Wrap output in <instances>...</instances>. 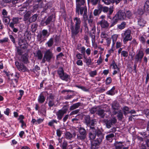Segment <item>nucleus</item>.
<instances>
[{"label": "nucleus", "mask_w": 149, "mask_h": 149, "mask_svg": "<svg viewBox=\"0 0 149 149\" xmlns=\"http://www.w3.org/2000/svg\"><path fill=\"white\" fill-rule=\"evenodd\" d=\"M54 44L53 39L52 38H50L48 42L46 43L48 47H52Z\"/></svg>", "instance_id": "4c0bfd02"}, {"label": "nucleus", "mask_w": 149, "mask_h": 149, "mask_svg": "<svg viewBox=\"0 0 149 149\" xmlns=\"http://www.w3.org/2000/svg\"><path fill=\"white\" fill-rule=\"evenodd\" d=\"M83 18L84 21H86L88 19V16L87 15V10L86 11L83 13Z\"/></svg>", "instance_id": "603ef678"}, {"label": "nucleus", "mask_w": 149, "mask_h": 149, "mask_svg": "<svg viewBox=\"0 0 149 149\" xmlns=\"http://www.w3.org/2000/svg\"><path fill=\"white\" fill-rule=\"evenodd\" d=\"M52 6V5L50 3L47 4L45 6V7L44 8L43 10V11L45 12H47V10L51 8Z\"/></svg>", "instance_id": "ea45409f"}, {"label": "nucleus", "mask_w": 149, "mask_h": 149, "mask_svg": "<svg viewBox=\"0 0 149 149\" xmlns=\"http://www.w3.org/2000/svg\"><path fill=\"white\" fill-rule=\"evenodd\" d=\"M131 31L130 29H128L123 31L121 33V37L123 39V42L124 44H126L129 41H131L132 37L131 35Z\"/></svg>", "instance_id": "20e7f679"}, {"label": "nucleus", "mask_w": 149, "mask_h": 149, "mask_svg": "<svg viewBox=\"0 0 149 149\" xmlns=\"http://www.w3.org/2000/svg\"><path fill=\"white\" fill-rule=\"evenodd\" d=\"M128 52L126 51L123 50L121 52V56L125 58L127 57L128 56Z\"/></svg>", "instance_id": "3c124183"}, {"label": "nucleus", "mask_w": 149, "mask_h": 149, "mask_svg": "<svg viewBox=\"0 0 149 149\" xmlns=\"http://www.w3.org/2000/svg\"><path fill=\"white\" fill-rule=\"evenodd\" d=\"M114 0H102V1L106 5H109L111 3H115Z\"/></svg>", "instance_id": "c03bdc74"}, {"label": "nucleus", "mask_w": 149, "mask_h": 149, "mask_svg": "<svg viewBox=\"0 0 149 149\" xmlns=\"http://www.w3.org/2000/svg\"><path fill=\"white\" fill-rule=\"evenodd\" d=\"M81 105V103L80 102H77L76 103L73 104L71 106L70 108V110H73L75 109L78 108Z\"/></svg>", "instance_id": "b1692460"}, {"label": "nucleus", "mask_w": 149, "mask_h": 149, "mask_svg": "<svg viewBox=\"0 0 149 149\" xmlns=\"http://www.w3.org/2000/svg\"><path fill=\"white\" fill-rule=\"evenodd\" d=\"M126 23L125 22H123L120 24L118 25L117 27L119 29L122 30L124 29L126 27Z\"/></svg>", "instance_id": "72a5a7b5"}, {"label": "nucleus", "mask_w": 149, "mask_h": 149, "mask_svg": "<svg viewBox=\"0 0 149 149\" xmlns=\"http://www.w3.org/2000/svg\"><path fill=\"white\" fill-rule=\"evenodd\" d=\"M144 8L146 11H149V0H147L145 3Z\"/></svg>", "instance_id": "79ce46f5"}, {"label": "nucleus", "mask_w": 149, "mask_h": 149, "mask_svg": "<svg viewBox=\"0 0 149 149\" xmlns=\"http://www.w3.org/2000/svg\"><path fill=\"white\" fill-rule=\"evenodd\" d=\"M77 130L78 133L77 134V139L78 141H83L86 139L87 132L83 127L80 126L77 127Z\"/></svg>", "instance_id": "7ed1b4c3"}, {"label": "nucleus", "mask_w": 149, "mask_h": 149, "mask_svg": "<svg viewBox=\"0 0 149 149\" xmlns=\"http://www.w3.org/2000/svg\"><path fill=\"white\" fill-rule=\"evenodd\" d=\"M118 37V35L116 34H113L111 37V38L112 41V47H113L116 42Z\"/></svg>", "instance_id": "393cba45"}, {"label": "nucleus", "mask_w": 149, "mask_h": 149, "mask_svg": "<svg viewBox=\"0 0 149 149\" xmlns=\"http://www.w3.org/2000/svg\"><path fill=\"white\" fill-rule=\"evenodd\" d=\"M95 29L96 28L95 26H93L92 28L91 31H90V34L91 37L92 38V42L93 43L95 42Z\"/></svg>", "instance_id": "f8f14e48"}, {"label": "nucleus", "mask_w": 149, "mask_h": 149, "mask_svg": "<svg viewBox=\"0 0 149 149\" xmlns=\"http://www.w3.org/2000/svg\"><path fill=\"white\" fill-rule=\"evenodd\" d=\"M97 132V138L92 144L91 149H98L100 144L101 143L102 139L104 138V134L100 129H98Z\"/></svg>", "instance_id": "f03ea898"}, {"label": "nucleus", "mask_w": 149, "mask_h": 149, "mask_svg": "<svg viewBox=\"0 0 149 149\" xmlns=\"http://www.w3.org/2000/svg\"><path fill=\"white\" fill-rule=\"evenodd\" d=\"M146 11L145 9L139 8L137 12L140 15H142L143 14L145 11Z\"/></svg>", "instance_id": "4d7b16f0"}, {"label": "nucleus", "mask_w": 149, "mask_h": 149, "mask_svg": "<svg viewBox=\"0 0 149 149\" xmlns=\"http://www.w3.org/2000/svg\"><path fill=\"white\" fill-rule=\"evenodd\" d=\"M38 102L42 103H43L45 100V97L44 96L42 93H41L38 97Z\"/></svg>", "instance_id": "412c9836"}, {"label": "nucleus", "mask_w": 149, "mask_h": 149, "mask_svg": "<svg viewBox=\"0 0 149 149\" xmlns=\"http://www.w3.org/2000/svg\"><path fill=\"white\" fill-rule=\"evenodd\" d=\"M74 22H71L70 26L72 37H74L82 29H81V21L80 18L76 17L73 18Z\"/></svg>", "instance_id": "f257e3e1"}, {"label": "nucleus", "mask_w": 149, "mask_h": 149, "mask_svg": "<svg viewBox=\"0 0 149 149\" xmlns=\"http://www.w3.org/2000/svg\"><path fill=\"white\" fill-rule=\"evenodd\" d=\"M21 60L24 64H27L29 62L28 59V54L26 53L24 54L21 56Z\"/></svg>", "instance_id": "4468645a"}, {"label": "nucleus", "mask_w": 149, "mask_h": 149, "mask_svg": "<svg viewBox=\"0 0 149 149\" xmlns=\"http://www.w3.org/2000/svg\"><path fill=\"white\" fill-rule=\"evenodd\" d=\"M97 131L96 132H90L88 133L89 138L90 140H93L97 136Z\"/></svg>", "instance_id": "6ab92c4d"}, {"label": "nucleus", "mask_w": 149, "mask_h": 149, "mask_svg": "<svg viewBox=\"0 0 149 149\" xmlns=\"http://www.w3.org/2000/svg\"><path fill=\"white\" fill-rule=\"evenodd\" d=\"M15 64L18 70L21 72H24L28 70L27 68L22 63H20L16 61L15 62Z\"/></svg>", "instance_id": "1a4fd4ad"}, {"label": "nucleus", "mask_w": 149, "mask_h": 149, "mask_svg": "<svg viewBox=\"0 0 149 149\" xmlns=\"http://www.w3.org/2000/svg\"><path fill=\"white\" fill-rule=\"evenodd\" d=\"M26 8H24L20 9L19 10V13L21 15H22L24 14L26 11Z\"/></svg>", "instance_id": "5fc2aeb1"}, {"label": "nucleus", "mask_w": 149, "mask_h": 149, "mask_svg": "<svg viewBox=\"0 0 149 149\" xmlns=\"http://www.w3.org/2000/svg\"><path fill=\"white\" fill-rule=\"evenodd\" d=\"M53 56V54L49 49L46 51L45 52L42 62L44 63L45 61L49 62Z\"/></svg>", "instance_id": "0eeeda50"}, {"label": "nucleus", "mask_w": 149, "mask_h": 149, "mask_svg": "<svg viewBox=\"0 0 149 149\" xmlns=\"http://www.w3.org/2000/svg\"><path fill=\"white\" fill-rule=\"evenodd\" d=\"M90 127V130H91L90 131V132H96V131L98 130V128H97V129H96L95 128V127L94 126H89Z\"/></svg>", "instance_id": "e2e57ef3"}, {"label": "nucleus", "mask_w": 149, "mask_h": 149, "mask_svg": "<svg viewBox=\"0 0 149 149\" xmlns=\"http://www.w3.org/2000/svg\"><path fill=\"white\" fill-rule=\"evenodd\" d=\"M52 19V16H49V17L45 20V21L43 22V24H45L46 25H48L50 24Z\"/></svg>", "instance_id": "e433bc0d"}, {"label": "nucleus", "mask_w": 149, "mask_h": 149, "mask_svg": "<svg viewBox=\"0 0 149 149\" xmlns=\"http://www.w3.org/2000/svg\"><path fill=\"white\" fill-rule=\"evenodd\" d=\"M49 36V34L48 33L47 30L44 29L42 31L40 35V39H42L46 37H47Z\"/></svg>", "instance_id": "f3484780"}, {"label": "nucleus", "mask_w": 149, "mask_h": 149, "mask_svg": "<svg viewBox=\"0 0 149 149\" xmlns=\"http://www.w3.org/2000/svg\"><path fill=\"white\" fill-rule=\"evenodd\" d=\"M84 123L87 126H88L91 121L90 116L88 115L85 116L84 118Z\"/></svg>", "instance_id": "a878e982"}, {"label": "nucleus", "mask_w": 149, "mask_h": 149, "mask_svg": "<svg viewBox=\"0 0 149 149\" xmlns=\"http://www.w3.org/2000/svg\"><path fill=\"white\" fill-rule=\"evenodd\" d=\"M35 55L36 57H37L38 59L39 60H41L43 57V55L40 50H38L36 52Z\"/></svg>", "instance_id": "2f4dec72"}, {"label": "nucleus", "mask_w": 149, "mask_h": 149, "mask_svg": "<svg viewBox=\"0 0 149 149\" xmlns=\"http://www.w3.org/2000/svg\"><path fill=\"white\" fill-rule=\"evenodd\" d=\"M8 38H5L2 39L0 40V43H3L8 41Z\"/></svg>", "instance_id": "69168bd1"}, {"label": "nucleus", "mask_w": 149, "mask_h": 149, "mask_svg": "<svg viewBox=\"0 0 149 149\" xmlns=\"http://www.w3.org/2000/svg\"><path fill=\"white\" fill-rule=\"evenodd\" d=\"M114 134L111 133L107 135L106 137V139L110 142H111L112 141L113 138L114 137Z\"/></svg>", "instance_id": "c756f323"}, {"label": "nucleus", "mask_w": 149, "mask_h": 149, "mask_svg": "<svg viewBox=\"0 0 149 149\" xmlns=\"http://www.w3.org/2000/svg\"><path fill=\"white\" fill-rule=\"evenodd\" d=\"M113 6L110 7L109 8L106 6H104L102 11L104 13H107L109 11V15H111L113 11Z\"/></svg>", "instance_id": "2eb2a0df"}, {"label": "nucleus", "mask_w": 149, "mask_h": 149, "mask_svg": "<svg viewBox=\"0 0 149 149\" xmlns=\"http://www.w3.org/2000/svg\"><path fill=\"white\" fill-rule=\"evenodd\" d=\"M111 66H112V68L114 69H115L117 68L118 69V68L117 65H116L115 62L114 60H113L112 61V63L111 64Z\"/></svg>", "instance_id": "bf43d9fd"}, {"label": "nucleus", "mask_w": 149, "mask_h": 149, "mask_svg": "<svg viewBox=\"0 0 149 149\" xmlns=\"http://www.w3.org/2000/svg\"><path fill=\"white\" fill-rule=\"evenodd\" d=\"M18 23L19 18L17 17L14 18L12 19V22L9 24V26L10 27H13L14 24H17Z\"/></svg>", "instance_id": "a211bd4d"}, {"label": "nucleus", "mask_w": 149, "mask_h": 149, "mask_svg": "<svg viewBox=\"0 0 149 149\" xmlns=\"http://www.w3.org/2000/svg\"><path fill=\"white\" fill-rule=\"evenodd\" d=\"M105 123L106 127L108 128H110L113 125V124L112 123L111 121H110L109 120H107L106 121Z\"/></svg>", "instance_id": "37998d69"}, {"label": "nucleus", "mask_w": 149, "mask_h": 149, "mask_svg": "<svg viewBox=\"0 0 149 149\" xmlns=\"http://www.w3.org/2000/svg\"><path fill=\"white\" fill-rule=\"evenodd\" d=\"M65 135V138L68 140H71L73 138L72 134L69 132H66Z\"/></svg>", "instance_id": "4be33fe9"}, {"label": "nucleus", "mask_w": 149, "mask_h": 149, "mask_svg": "<svg viewBox=\"0 0 149 149\" xmlns=\"http://www.w3.org/2000/svg\"><path fill=\"white\" fill-rule=\"evenodd\" d=\"M112 107L114 110H118L119 108L118 103L116 101H114L112 104Z\"/></svg>", "instance_id": "7c9ffc66"}, {"label": "nucleus", "mask_w": 149, "mask_h": 149, "mask_svg": "<svg viewBox=\"0 0 149 149\" xmlns=\"http://www.w3.org/2000/svg\"><path fill=\"white\" fill-rule=\"evenodd\" d=\"M69 108L68 105H65L60 110H59L56 113L57 118L58 120H61L64 114L68 111Z\"/></svg>", "instance_id": "39448f33"}, {"label": "nucleus", "mask_w": 149, "mask_h": 149, "mask_svg": "<svg viewBox=\"0 0 149 149\" xmlns=\"http://www.w3.org/2000/svg\"><path fill=\"white\" fill-rule=\"evenodd\" d=\"M31 12L30 11H27L25 14L24 15V20L26 21L28 19H29V17L31 15Z\"/></svg>", "instance_id": "f704fd0d"}, {"label": "nucleus", "mask_w": 149, "mask_h": 149, "mask_svg": "<svg viewBox=\"0 0 149 149\" xmlns=\"http://www.w3.org/2000/svg\"><path fill=\"white\" fill-rule=\"evenodd\" d=\"M2 19L3 22L6 23H9L10 21V19L8 17L3 16Z\"/></svg>", "instance_id": "8fccbe9b"}, {"label": "nucleus", "mask_w": 149, "mask_h": 149, "mask_svg": "<svg viewBox=\"0 0 149 149\" xmlns=\"http://www.w3.org/2000/svg\"><path fill=\"white\" fill-rule=\"evenodd\" d=\"M104 110L101 109L97 111V113L100 117L101 118H104L105 115Z\"/></svg>", "instance_id": "5701e85b"}, {"label": "nucleus", "mask_w": 149, "mask_h": 149, "mask_svg": "<svg viewBox=\"0 0 149 149\" xmlns=\"http://www.w3.org/2000/svg\"><path fill=\"white\" fill-rule=\"evenodd\" d=\"M123 143V142L122 141H115L114 144V145L115 146V149H122L123 145H120V144H122Z\"/></svg>", "instance_id": "aec40b11"}, {"label": "nucleus", "mask_w": 149, "mask_h": 149, "mask_svg": "<svg viewBox=\"0 0 149 149\" xmlns=\"http://www.w3.org/2000/svg\"><path fill=\"white\" fill-rule=\"evenodd\" d=\"M118 118L119 120H121L123 118V113L120 111H119L117 115Z\"/></svg>", "instance_id": "de8ad7c7"}, {"label": "nucleus", "mask_w": 149, "mask_h": 149, "mask_svg": "<svg viewBox=\"0 0 149 149\" xmlns=\"http://www.w3.org/2000/svg\"><path fill=\"white\" fill-rule=\"evenodd\" d=\"M111 82V78L110 77H108L106 79V83L107 85L109 84Z\"/></svg>", "instance_id": "338daca9"}, {"label": "nucleus", "mask_w": 149, "mask_h": 149, "mask_svg": "<svg viewBox=\"0 0 149 149\" xmlns=\"http://www.w3.org/2000/svg\"><path fill=\"white\" fill-rule=\"evenodd\" d=\"M57 73L61 79L67 81L69 79V76L66 73L64 72L62 68H59L57 71Z\"/></svg>", "instance_id": "423d86ee"}, {"label": "nucleus", "mask_w": 149, "mask_h": 149, "mask_svg": "<svg viewBox=\"0 0 149 149\" xmlns=\"http://www.w3.org/2000/svg\"><path fill=\"white\" fill-rule=\"evenodd\" d=\"M144 55L143 51L141 50H139L138 52H137L134 57L135 62L137 63L138 62L141 63Z\"/></svg>", "instance_id": "9d476101"}, {"label": "nucleus", "mask_w": 149, "mask_h": 149, "mask_svg": "<svg viewBox=\"0 0 149 149\" xmlns=\"http://www.w3.org/2000/svg\"><path fill=\"white\" fill-rule=\"evenodd\" d=\"M62 134V131L61 130L60 128L56 130V134L58 136L60 137Z\"/></svg>", "instance_id": "680f3d73"}, {"label": "nucleus", "mask_w": 149, "mask_h": 149, "mask_svg": "<svg viewBox=\"0 0 149 149\" xmlns=\"http://www.w3.org/2000/svg\"><path fill=\"white\" fill-rule=\"evenodd\" d=\"M103 7L102 5L99 4L97 6V10L101 13L102 11Z\"/></svg>", "instance_id": "774afa93"}, {"label": "nucleus", "mask_w": 149, "mask_h": 149, "mask_svg": "<svg viewBox=\"0 0 149 149\" xmlns=\"http://www.w3.org/2000/svg\"><path fill=\"white\" fill-rule=\"evenodd\" d=\"M146 22L142 19H139L138 21V24L141 28L144 26Z\"/></svg>", "instance_id": "bb28decb"}, {"label": "nucleus", "mask_w": 149, "mask_h": 149, "mask_svg": "<svg viewBox=\"0 0 149 149\" xmlns=\"http://www.w3.org/2000/svg\"><path fill=\"white\" fill-rule=\"evenodd\" d=\"M84 58L85 59V62L87 66H89L91 64L92 62V60L91 58L89 57L87 58V57L84 56Z\"/></svg>", "instance_id": "c85d7f7f"}, {"label": "nucleus", "mask_w": 149, "mask_h": 149, "mask_svg": "<svg viewBox=\"0 0 149 149\" xmlns=\"http://www.w3.org/2000/svg\"><path fill=\"white\" fill-rule=\"evenodd\" d=\"M35 109L36 110L38 111H40V112H46V109L45 108H42L40 110L39 107L37 104L35 105Z\"/></svg>", "instance_id": "c9c22d12"}, {"label": "nucleus", "mask_w": 149, "mask_h": 149, "mask_svg": "<svg viewBox=\"0 0 149 149\" xmlns=\"http://www.w3.org/2000/svg\"><path fill=\"white\" fill-rule=\"evenodd\" d=\"M115 89V86L113 87L111 89L107 92L106 94L111 95H114L115 94L114 92Z\"/></svg>", "instance_id": "473e14b6"}, {"label": "nucleus", "mask_w": 149, "mask_h": 149, "mask_svg": "<svg viewBox=\"0 0 149 149\" xmlns=\"http://www.w3.org/2000/svg\"><path fill=\"white\" fill-rule=\"evenodd\" d=\"M120 20L126 19L125 12H124L123 10H120L116 14Z\"/></svg>", "instance_id": "9b49d317"}, {"label": "nucleus", "mask_w": 149, "mask_h": 149, "mask_svg": "<svg viewBox=\"0 0 149 149\" xmlns=\"http://www.w3.org/2000/svg\"><path fill=\"white\" fill-rule=\"evenodd\" d=\"M97 107H93L90 110V113L92 114H93L97 111Z\"/></svg>", "instance_id": "13d9d810"}, {"label": "nucleus", "mask_w": 149, "mask_h": 149, "mask_svg": "<svg viewBox=\"0 0 149 149\" xmlns=\"http://www.w3.org/2000/svg\"><path fill=\"white\" fill-rule=\"evenodd\" d=\"M37 26L38 25L36 24H32L31 28L32 31L33 32H35L37 29Z\"/></svg>", "instance_id": "09e8293b"}, {"label": "nucleus", "mask_w": 149, "mask_h": 149, "mask_svg": "<svg viewBox=\"0 0 149 149\" xmlns=\"http://www.w3.org/2000/svg\"><path fill=\"white\" fill-rule=\"evenodd\" d=\"M48 105L49 107H51L54 105V100H49Z\"/></svg>", "instance_id": "052dcab7"}, {"label": "nucleus", "mask_w": 149, "mask_h": 149, "mask_svg": "<svg viewBox=\"0 0 149 149\" xmlns=\"http://www.w3.org/2000/svg\"><path fill=\"white\" fill-rule=\"evenodd\" d=\"M68 145L67 142L66 141H64L62 143L61 148L62 149H67V146Z\"/></svg>", "instance_id": "49530a36"}, {"label": "nucleus", "mask_w": 149, "mask_h": 149, "mask_svg": "<svg viewBox=\"0 0 149 149\" xmlns=\"http://www.w3.org/2000/svg\"><path fill=\"white\" fill-rule=\"evenodd\" d=\"M54 123L57 124V121L56 120L53 119L51 120L48 123V125L50 126H54Z\"/></svg>", "instance_id": "864d4df0"}, {"label": "nucleus", "mask_w": 149, "mask_h": 149, "mask_svg": "<svg viewBox=\"0 0 149 149\" xmlns=\"http://www.w3.org/2000/svg\"><path fill=\"white\" fill-rule=\"evenodd\" d=\"M87 10V8L85 5H76L75 12L78 15H82L84 12Z\"/></svg>", "instance_id": "6e6552de"}, {"label": "nucleus", "mask_w": 149, "mask_h": 149, "mask_svg": "<svg viewBox=\"0 0 149 149\" xmlns=\"http://www.w3.org/2000/svg\"><path fill=\"white\" fill-rule=\"evenodd\" d=\"M123 113L125 115H126L127 114L129 113V108L126 106L124 107H123Z\"/></svg>", "instance_id": "a18cd8bd"}, {"label": "nucleus", "mask_w": 149, "mask_h": 149, "mask_svg": "<svg viewBox=\"0 0 149 149\" xmlns=\"http://www.w3.org/2000/svg\"><path fill=\"white\" fill-rule=\"evenodd\" d=\"M89 74L91 77H93L97 74V70H95L93 71H91L89 73Z\"/></svg>", "instance_id": "6e6d98bb"}, {"label": "nucleus", "mask_w": 149, "mask_h": 149, "mask_svg": "<svg viewBox=\"0 0 149 149\" xmlns=\"http://www.w3.org/2000/svg\"><path fill=\"white\" fill-rule=\"evenodd\" d=\"M98 23L102 28H107L109 26L108 22L104 19H102L101 20L99 21Z\"/></svg>", "instance_id": "ddd939ff"}, {"label": "nucleus", "mask_w": 149, "mask_h": 149, "mask_svg": "<svg viewBox=\"0 0 149 149\" xmlns=\"http://www.w3.org/2000/svg\"><path fill=\"white\" fill-rule=\"evenodd\" d=\"M85 0H76V5H85Z\"/></svg>", "instance_id": "58836bf2"}, {"label": "nucleus", "mask_w": 149, "mask_h": 149, "mask_svg": "<svg viewBox=\"0 0 149 149\" xmlns=\"http://www.w3.org/2000/svg\"><path fill=\"white\" fill-rule=\"evenodd\" d=\"M119 20V19L115 15L113 17L111 21L110 27H112L114 25L117 24Z\"/></svg>", "instance_id": "dca6fc26"}, {"label": "nucleus", "mask_w": 149, "mask_h": 149, "mask_svg": "<svg viewBox=\"0 0 149 149\" xmlns=\"http://www.w3.org/2000/svg\"><path fill=\"white\" fill-rule=\"evenodd\" d=\"M88 22L90 26H95L93 23V20L92 18H89L88 19Z\"/></svg>", "instance_id": "0e129e2a"}, {"label": "nucleus", "mask_w": 149, "mask_h": 149, "mask_svg": "<svg viewBox=\"0 0 149 149\" xmlns=\"http://www.w3.org/2000/svg\"><path fill=\"white\" fill-rule=\"evenodd\" d=\"M38 17V14H35L29 18V21L30 23L35 22L36 20Z\"/></svg>", "instance_id": "cd10ccee"}, {"label": "nucleus", "mask_w": 149, "mask_h": 149, "mask_svg": "<svg viewBox=\"0 0 149 149\" xmlns=\"http://www.w3.org/2000/svg\"><path fill=\"white\" fill-rule=\"evenodd\" d=\"M126 18L130 19L132 18V14L130 10H127L125 12Z\"/></svg>", "instance_id": "a19ab883"}]
</instances>
